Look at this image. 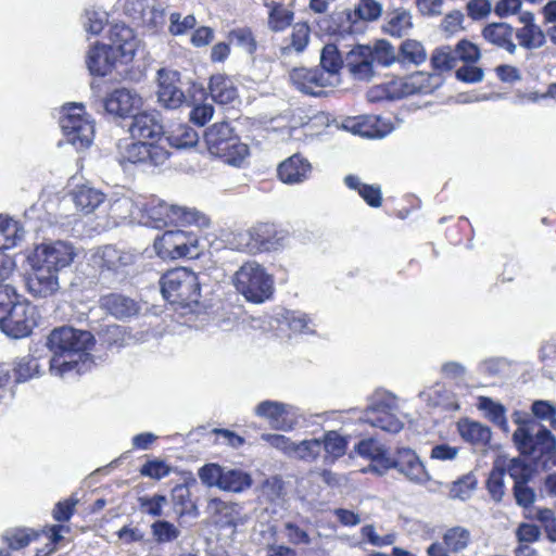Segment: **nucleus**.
<instances>
[{"instance_id":"1","label":"nucleus","mask_w":556,"mask_h":556,"mask_svg":"<svg viewBox=\"0 0 556 556\" xmlns=\"http://www.w3.org/2000/svg\"><path fill=\"white\" fill-rule=\"evenodd\" d=\"M198 141V132L188 125H178L165 137L161 114L156 111L141 112V164L144 166L159 167L165 164L169 156L168 146L188 149Z\"/></svg>"},{"instance_id":"2","label":"nucleus","mask_w":556,"mask_h":556,"mask_svg":"<svg viewBox=\"0 0 556 556\" xmlns=\"http://www.w3.org/2000/svg\"><path fill=\"white\" fill-rule=\"evenodd\" d=\"M93 343L89 331L72 327L55 328L47 339V346L52 353L50 372L65 378L72 372L80 374L90 366V355L87 352Z\"/></svg>"},{"instance_id":"3","label":"nucleus","mask_w":556,"mask_h":556,"mask_svg":"<svg viewBox=\"0 0 556 556\" xmlns=\"http://www.w3.org/2000/svg\"><path fill=\"white\" fill-rule=\"evenodd\" d=\"M109 38L111 46L96 43L87 53L86 64L92 75H109L118 59L122 63L132 61L139 48L136 30L124 23L111 26Z\"/></svg>"},{"instance_id":"4","label":"nucleus","mask_w":556,"mask_h":556,"mask_svg":"<svg viewBox=\"0 0 556 556\" xmlns=\"http://www.w3.org/2000/svg\"><path fill=\"white\" fill-rule=\"evenodd\" d=\"M77 254L72 242L50 240L37 244L27 256V262L40 275L39 278H58V274L70 267Z\"/></svg>"},{"instance_id":"5","label":"nucleus","mask_w":556,"mask_h":556,"mask_svg":"<svg viewBox=\"0 0 556 556\" xmlns=\"http://www.w3.org/2000/svg\"><path fill=\"white\" fill-rule=\"evenodd\" d=\"M204 141L211 154L232 166H241L249 155V147L240 141L227 122L210 126L204 132Z\"/></svg>"},{"instance_id":"6","label":"nucleus","mask_w":556,"mask_h":556,"mask_svg":"<svg viewBox=\"0 0 556 556\" xmlns=\"http://www.w3.org/2000/svg\"><path fill=\"white\" fill-rule=\"evenodd\" d=\"M397 410V399L394 394L377 391L359 419L386 432L397 433L403 429V422L395 415Z\"/></svg>"},{"instance_id":"7","label":"nucleus","mask_w":556,"mask_h":556,"mask_svg":"<svg viewBox=\"0 0 556 556\" xmlns=\"http://www.w3.org/2000/svg\"><path fill=\"white\" fill-rule=\"evenodd\" d=\"M199 478L207 486H216L222 491L241 493L252 485L250 473L238 468L222 467L206 464L199 469Z\"/></svg>"},{"instance_id":"8","label":"nucleus","mask_w":556,"mask_h":556,"mask_svg":"<svg viewBox=\"0 0 556 556\" xmlns=\"http://www.w3.org/2000/svg\"><path fill=\"white\" fill-rule=\"evenodd\" d=\"M60 126L66 141L77 150L88 148L91 144L94 128L92 123L84 116L81 104L73 103L64 106Z\"/></svg>"},{"instance_id":"9","label":"nucleus","mask_w":556,"mask_h":556,"mask_svg":"<svg viewBox=\"0 0 556 556\" xmlns=\"http://www.w3.org/2000/svg\"><path fill=\"white\" fill-rule=\"evenodd\" d=\"M198 236L184 230L165 231L154 240V250L162 258H194L200 254Z\"/></svg>"},{"instance_id":"10","label":"nucleus","mask_w":556,"mask_h":556,"mask_svg":"<svg viewBox=\"0 0 556 556\" xmlns=\"http://www.w3.org/2000/svg\"><path fill=\"white\" fill-rule=\"evenodd\" d=\"M238 248L250 253L276 251L285 245L287 233L278 230L274 224H257L250 230L237 236Z\"/></svg>"},{"instance_id":"11","label":"nucleus","mask_w":556,"mask_h":556,"mask_svg":"<svg viewBox=\"0 0 556 556\" xmlns=\"http://www.w3.org/2000/svg\"><path fill=\"white\" fill-rule=\"evenodd\" d=\"M163 298L182 314L194 312L201 296L199 280H163Z\"/></svg>"},{"instance_id":"12","label":"nucleus","mask_w":556,"mask_h":556,"mask_svg":"<svg viewBox=\"0 0 556 556\" xmlns=\"http://www.w3.org/2000/svg\"><path fill=\"white\" fill-rule=\"evenodd\" d=\"M35 307L28 302L18 301L0 318L1 331L12 339L28 337L36 327Z\"/></svg>"},{"instance_id":"13","label":"nucleus","mask_w":556,"mask_h":556,"mask_svg":"<svg viewBox=\"0 0 556 556\" xmlns=\"http://www.w3.org/2000/svg\"><path fill=\"white\" fill-rule=\"evenodd\" d=\"M396 469L407 480L416 484H425L431 477L418 455L408 447H400L393 456L383 459V470Z\"/></svg>"},{"instance_id":"14","label":"nucleus","mask_w":556,"mask_h":556,"mask_svg":"<svg viewBox=\"0 0 556 556\" xmlns=\"http://www.w3.org/2000/svg\"><path fill=\"white\" fill-rule=\"evenodd\" d=\"M254 414L265 419L271 429L278 431H292L299 424V409L290 404L266 400L258 403Z\"/></svg>"},{"instance_id":"15","label":"nucleus","mask_w":556,"mask_h":556,"mask_svg":"<svg viewBox=\"0 0 556 556\" xmlns=\"http://www.w3.org/2000/svg\"><path fill=\"white\" fill-rule=\"evenodd\" d=\"M513 440L518 451L523 455L534 453L544 455L556 451V438L545 427H542L534 435L527 427H518L513 434Z\"/></svg>"},{"instance_id":"16","label":"nucleus","mask_w":556,"mask_h":556,"mask_svg":"<svg viewBox=\"0 0 556 556\" xmlns=\"http://www.w3.org/2000/svg\"><path fill=\"white\" fill-rule=\"evenodd\" d=\"M24 228L18 222L0 215V278H8L12 274L13 261L3 253L14 248L24 238Z\"/></svg>"},{"instance_id":"17","label":"nucleus","mask_w":556,"mask_h":556,"mask_svg":"<svg viewBox=\"0 0 556 556\" xmlns=\"http://www.w3.org/2000/svg\"><path fill=\"white\" fill-rule=\"evenodd\" d=\"M344 68L354 80L369 81L376 75L369 46L357 45L344 56Z\"/></svg>"},{"instance_id":"18","label":"nucleus","mask_w":556,"mask_h":556,"mask_svg":"<svg viewBox=\"0 0 556 556\" xmlns=\"http://www.w3.org/2000/svg\"><path fill=\"white\" fill-rule=\"evenodd\" d=\"M179 81L180 75L177 71H157V99L167 109H177L185 101V94L178 86Z\"/></svg>"},{"instance_id":"19","label":"nucleus","mask_w":556,"mask_h":556,"mask_svg":"<svg viewBox=\"0 0 556 556\" xmlns=\"http://www.w3.org/2000/svg\"><path fill=\"white\" fill-rule=\"evenodd\" d=\"M136 256L129 252H123L112 245H105L98 249L92 257V266L112 274H118L119 268L130 265L135 262Z\"/></svg>"},{"instance_id":"20","label":"nucleus","mask_w":556,"mask_h":556,"mask_svg":"<svg viewBox=\"0 0 556 556\" xmlns=\"http://www.w3.org/2000/svg\"><path fill=\"white\" fill-rule=\"evenodd\" d=\"M290 80L301 92L315 97L324 93V87L331 86L319 68H294L290 73Z\"/></svg>"},{"instance_id":"21","label":"nucleus","mask_w":556,"mask_h":556,"mask_svg":"<svg viewBox=\"0 0 556 556\" xmlns=\"http://www.w3.org/2000/svg\"><path fill=\"white\" fill-rule=\"evenodd\" d=\"M136 96L127 89L113 91L103 102L105 111L119 117H130L129 131L137 126V114L135 112Z\"/></svg>"},{"instance_id":"22","label":"nucleus","mask_w":556,"mask_h":556,"mask_svg":"<svg viewBox=\"0 0 556 556\" xmlns=\"http://www.w3.org/2000/svg\"><path fill=\"white\" fill-rule=\"evenodd\" d=\"M443 83L439 73L416 72L405 77L401 83L402 96H412L416 93L428 94L438 89Z\"/></svg>"},{"instance_id":"23","label":"nucleus","mask_w":556,"mask_h":556,"mask_svg":"<svg viewBox=\"0 0 556 556\" xmlns=\"http://www.w3.org/2000/svg\"><path fill=\"white\" fill-rule=\"evenodd\" d=\"M172 205L151 197L143 203L141 208V225L150 228L161 229L172 222Z\"/></svg>"},{"instance_id":"24","label":"nucleus","mask_w":556,"mask_h":556,"mask_svg":"<svg viewBox=\"0 0 556 556\" xmlns=\"http://www.w3.org/2000/svg\"><path fill=\"white\" fill-rule=\"evenodd\" d=\"M210 514L216 517L217 522L224 526H242L247 521V516L242 511V506L238 503L225 502L220 498H211L207 504Z\"/></svg>"},{"instance_id":"25","label":"nucleus","mask_w":556,"mask_h":556,"mask_svg":"<svg viewBox=\"0 0 556 556\" xmlns=\"http://www.w3.org/2000/svg\"><path fill=\"white\" fill-rule=\"evenodd\" d=\"M236 290L247 301L260 304L271 299L275 288L273 280H231Z\"/></svg>"},{"instance_id":"26","label":"nucleus","mask_w":556,"mask_h":556,"mask_svg":"<svg viewBox=\"0 0 556 556\" xmlns=\"http://www.w3.org/2000/svg\"><path fill=\"white\" fill-rule=\"evenodd\" d=\"M309 162L299 154H294L283 161L278 166V176L285 184H300L304 181L311 173Z\"/></svg>"},{"instance_id":"27","label":"nucleus","mask_w":556,"mask_h":556,"mask_svg":"<svg viewBox=\"0 0 556 556\" xmlns=\"http://www.w3.org/2000/svg\"><path fill=\"white\" fill-rule=\"evenodd\" d=\"M413 28V16L409 10L397 8L387 13L382 30L395 38H401Z\"/></svg>"},{"instance_id":"28","label":"nucleus","mask_w":556,"mask_h":556,"mask_svg":"<svg viewBox=\"0 0 556 556\" xmlns=\"http://www.w3.org/2000/svg\"><path fill=\"white\" fill-rule=\"evenodd\" d=\"M320 66V70L325 73L326 79L330 80L331 86L339 83L338 74L339 71L344 67V59L341 56L336 45L328 43L323 48Z\"/></svg>"},{"instance_id":"29","label":"nucleus","mask_w":556,"mask_h":556,"mask_svg":"<svg viewBox=\"0 0 556 556\" xmlns=\"http://www.w3.org/2000/svg\"><path fill=\"white\" fill-rule=\"evenodd\" d=\"M484 39L500 48L514 53L516 45L513 42V27L506 23H493L483 28Z\"/></svg>"},{"instance_id":"30","label":"nucleus","mask_w":556,"mask_h":556,"mask_svg":"<svg viewBox=\"0 0 556 556\" xmlns=\"http://www.w3.org/2000/svg\"><path fill=\"white\" fill-rule=\"evenodd\" d=\"M476 406L483 413V416L486 419L502 429L505 433L509 432L506 408L503 404L488 396H479Z\"/></svg>"},{"instance_id":"31","label":"nucleus","mask_w":556,"mask_h":556,"mask_svg":"<svg viewBox=\"0 0 556 556\" xmlns=\"http://www.w3.org/2000/svg\"><path fill=\"white\" fill-rule=\"evenodd\" d=\"M458 431L460 437L475 445H486L492 437L491 429L475 420L463 419L458 422Z\"/></svg>"},{"instance_id":"32","label":"nucleus","mask_w":556,"mask_h":556,"mask_svg":"<svg viewBox=\"0 0 556 556\" xmlns=\"http://www.w3.org/2000/svg\"><path fill=\"white\" fill-rule=\"evenodd\" d=\"M72 198L79 211L89 214L103 202L104 194L92 187L83 185L72 192Z\"/></svg>"},{"instance_id":"33","label":"nucleus","mask_w":556,"mask_h":556,"mask_svg":"<svg viewBox=\"0 0 556 556\" xmlns=\"http://www.w3.org/2000/svg\"><path fill=\"white\" fill-rule=\"evenodd\" d=\"M276 319L285 324L294 333H313L314 324L307 314L299 311L281 309Z\"/></svg>"},{"instance_id":"34","label":"nucleus","mask_w":556,"mask_h":556,"mask_svg":"<svg viewBox=\"0 0 556 556\" xmlns=\"http://www.w3.org/2000/svg\"><path fill=\"white\" fill-rule=\"evenodd\" d=\"M100 305L116 318H125L137 311L136 303L122 294H108L100 299Z\"/></svg>"},{"instance_id":"35","label":"nucleus","mask_w":556,"mask_h":556,"mask_svg":"<svg viewBox=\"0 0 556 556\" xmlns=\"http://www.w3.org/2000/svg\"><path fill=\"white\" fill-rule=\"evenodd\" d=\"M208 89L212 99L220 104H228L237 98V89L232 81L222 74L211 77Z\"/></svg>"},{"instance_id":"36","label":"nucleus","mask_w":556,"mask_h":556,"mask_svg":"<svg viewBox=\"0 0 556 556\" xmlns=\"http://www.w3.org/2000/svg\"><path fill=\"white\" fill-rule=\"evenodd\" d=\"M129 132L130 137L118 142V161L125 172H132L139 162V146L135 141L134 130Z\"/></svg>"},{"instance_id":"37","label":"nucleus","mask_w":556,"mask_h":556,"mask_svg":"<svg viewBox=\"0 0 556 556\" xmlns=\"http://www.w3.org/2000/svg\"><path fill=\"white\" fill-rule=\"evenodd\" d=\"M323 452L326 462H334L346 452L348 440L337 431H327L321 438Z\"/></svg>"},{"instance_id":"38","label":"nucleus","mask_w":556,"mask_h":556,"mask_svg":"<svg viewBox=\"0 0 556 556\" xmlns=\"http://www.w3.org/2000/svg\"><path fill=\"white\" fill-rule=\"evenodd\" d=\"M170 224L195 225L200 228L207 227L210 219L200 211L187 206L172 205Z\"/></svg>"},{"instance_id":"39","label":"nucleus","mask_w":556,"mask_h":556,"mask_svg":"<svg viewBox=\"0 0 556 556\" xmlns=\"http://www.w3.org/2000/svg\"><path fill=\"white\" fill-rule=\"evenodd\" d=\"M345 185L350 189L358 191V194L372 207H379L382 202L381 189L379 186L362 184L359 178L354 175H348L344 178Z\"/></svg>"},{"instance_id":"40","label":"nucleus","mask_w":556,"mask_h":556,"mask_svg":"<svg viewBox=\"0 0 556 556\" xmlns=\"http://www.w3.org/2000/svg\"><path fill=\"white\" fill-rule=\"evenodd\" d=\"M376 116H362L350 118L343 123V128L354 135H359L367 138L383 137L384 134L375 128Z\"/></svg>"},{"instance_id":"41","label":"nucleus","mask_w":556,"mask_h":556,"mask_svg":"<svg viewBox=\"0 0 556 556\" xmlns=\"http://www.w3.org/2000/svg\"><path fill=\"white\" fill-rule=\"evenodd\" d=\"M471 534L464 527H453L443 534V543L452 553H460L466 549L470 543Z\"/></svg>"},{"instance_id":"42","label":"nucleus","mask_w":556,"mask_h":556,"mask_svg":"<svg viewBox=\"0 0 556 556\" xmlns=\"http://www.w3.org/2000/svg\"><path fill=\"white\" fill-rule=\"evenodd\" d=\"M504 477L505 468L502 466L501 460H497L495 462L486 480L488 492L491 498L496 503H500L503 500L506 492Z\"/></svg>"},{"instance_id":"43","label":"nucleus","mask_w":556,"mask_h":556,"mask_svg":"<svg viewBox=\"0 0 556 556\" xmlns=\"http://www.w3.org/2000/svg\"><path fill=\"white\" fill-rule=\"evenodd\" d=\"M355 451L358 455L372 459L376 463L372 469L382 475V471H379L377 468V466H380L383 469V459L388 456L387 451L382 445L374 439H367L362 440L355 446Z\"/></svg>"},{"instance_id":"44","label":"nucleus","mask_w":556,"mask_h":556,"mask_svg":"<svg viewBox=\"0 0 556 556\" xmlns=\"http://www.w3.org/2000/svg\"><path fill=\"white\" fill-rule=\"evenodd\" d=\"M309 41V27L305 23H296L292 27L291 41L289 45L280 48V54L288 55L292 50L301 53L305 50Z\"/></svg>"},{"instance_id":"45","label":"nucleus","mask_w":556,"mask_h":556,"mask_svg":"<svg viewBox=\"0 0 556 556\" xmlns=\"http://www.w3.org/2000/svg\"><path fill=\"white\" fill-rule=\"evenodd\" d=\"M516 37L519 45L529 50L541 48L546 41L544 31L538 25L521 27L517 30Z\"/></svg>"},{"instance_id":"46","label":"nucleus","mask_w":556,"mask_h":556,"mask_svg":"<svg viewBox=\"0 0 556 556\" xmlns=\"http://www.w3.org/2000/svg\"><path fill=\"white\" fill-rule=\"evenodd\" d=\"M509 477L514 480V485L529 482L532 478L533 470L525 460L515 457L507 463L501 462Z\"/></svg>"},{"instance_id":"47","label":"nucleus","mask_w":556,"mask_h":556,"mask_svg":"<svg viewBox=\"0 0 556 556\" xmlns=\"http://www.w3.org/2000/svg\"><path fill=\"white\" fill-rule=\"evenodd\" d=\"M510 368V362L505 357L492 356L482 359L477 366L480 375L486 377L504 376Z\"/></svg>"},{"instance_id":"48","label":"nucleus","mask_w":556,"mask_h":556,"mask_svg":"<svg viewBox=\"0 0 556 556\" xmlns=\"http://www.w3.org/2000/svg\"><path fill=\"white\" fill-rule=\"evenodd\" d=\"M293 12L286 9L281 3H273L268 15V27L273 31H281L291 25Z\"/></svg>"},{"instance_id":"49","label":"nucleus","mask_w":556,"mask_h":556,"mask_svg":"<svg viewBox=\"0 0 556 556\" xmlns=\"http://www.w3.org/2000/svg\"><path fill=\"white\" fill-rule=\"evenodd\" d=\"M476 488L477 479L475 475L467 473L452 483L450 488V497L453 500L466 501L471 497Z\"/></svg>"},{"instance_id":"50","label":"nucleus","mask_w":556,"mask_h":556,"mask_svg":"<svg viewBox=\"0 0 556 556\" xmlns=\"http://www.w3.org/2000/svg\"><path fill=\"white\" fill-rule=\"evenodd\" d=\"M109 15L102 9H86L84 15V28L91 35H99L108 24Z\"/></svg>"},{"instance_id":"51","label":"nucleus","mask_w":556,"mask_h":556,"mask_svg":"<svg viewBox=\"0 0 556 556\" xmlns=\"http://www.w3.org/2000/svg\"><path fill=\"white\" fill-rule=\"evenodd\" d=\"M323 452L321 439H309L303 440L295 444V451L293 458L314 462Z\"/></svg>"},{"instance_id":"52","label":"nucleus","mask_w":556,"mask_h":556,"mask_svg":"<svg viewBox=\"0 0 556 556\" xmlns=\"http://www.w3.org/2000/svg\"><path fill=\"white\" fill-rule=\"evenodd\" d=\"M172 471V467L164 459L157 457H147L141 465V476L153 480H161L167 477Z\"/></svg>"},{"instance_id":"53","label":"nucleus","mask_w":556,"mask_h":556,"mask_svg":"<svg viewBox=\"0 0 556 556\" xmlns=\"http://www.w3.org/2000/svg\"><path fill=\"white\" fill-rule=\"evenodd\" d=\"M400 54L405 62L419 65L427 59V53L424 46L414 39H406L402 42Z\"/></svg>"},{"instance_id":"54","label":"nucleus","mask_w":556,"mask_h":556,"mask_svg":"<svg viewBox=\"0 0 556 556\" xmlns=\"http://www.w3.org/2000/svg\"><path fill=\"white\" fill-rule=\"evenodd\" d=\"M431 64L437 71H450L457 65L455 53L452 47L441 46L431 55Z\"/></svg>"},{"instance_id":"55","label":"nucleus","mask_w":556,"mask_h":556,"mask_svg":"<svg viewBox=\"0 0 556 556\" xmlns=\"http://www.w3.org/2000/svg\"><path fill=\"white\" fill-rule=\"evenodd\" d=\"M34 298H47L59 290V280H21Z\"/></svg>"},{"instance_id":"56","label":"nucleus","mask_w":556,"mask_h":556,"mask_svg":"<svg viewBox=\"0 0 556 556\" xmlns=\"http://www.w3.org/2000/svg\"><path fill=\"white\" fill-rule=\"evenodd\" d=\"M374 64L390 66L396 60L394 47L387 40H379L374 48H370Z\"/></svg>"},{"instance_id":"57","label":"nucleus","mask_w":556,"mask_h":556,"mask_svg":"<svg viewBox=\"0 0 556 556\" xmlns=\"http://www.w3.org/2000/svg\"><path fill=\"white\" fill-rule=\"evenodd\" d=\"M14 370L17 381H27L39 375L40 366L34 356L25 355L16 361Z\"/></svg>"},{"instance_id":"58","label":"nucleus","mask_w":556,"mask_h":556,"mask_svg":"<svg viewBox=\"0 0 556 556\" xmlns=\"http://www.w3.org/2000/svg\"><path fill=\"white\" fill-rule=\"evenodd\" d=\"M151 531L154 540L157 543H167L176 540L180 531L179 529L169 521L157 520L152 523Z\"/></svg>"},{"instance_id":"59","label":"nucleus","mask_w":556,"mask_h":556,"mask_svg":"<svg viewBox=\"0 0 556 556\" xmlns=\"http://www.w3.org/2000/svg\"><path fill=\"white\" fill-rule=\"evenodd\" d=\"M261 439L286 456L293 458L296 443L290 438L277 433H263Z\"/></svg>"},{"instance_id":"60","label":"nucleus","mask_w":556,"mask_h":556,"mask_svg":"<svg viewBox=\"0 0 556 556\" xmlns=\"http://www.w3.org/2000/svg\"><path fill=\"white\" fill-rule=\"evenodd\" d=\"M229 40L252 54L256 50V41L248 27L236 28L229 33Z\"/></svg>"},{"instance_id":"61","label":"nucleus","mask_w":556,"mask_h":556,"mask_svg":"<svg viewBox=\"0 0 556 556\" xmlns=\"http://www.w3.org/2000/svg\"><path fill=\"white\" fill-rule=\"evenodd\" d=\"M382 4L377 0H359L355 14L363 21H377L382 14Z\"/></svg>"},{"instance_id":"62","label":"nucleus","mask_w":556,"mask_h":556,"mask_svg":"<svg viewBox=\"0 0 556 556\" xmlns=\"http://www.w3.org/2000/svg\"><path fill=\"white\" fill-rule=\"evenodd\" d=\"M167 505L165 495L155 494L151 497L141 496V513L147 514L153 518L163 515V508Z\"/></svg>"},{"instance_id":"63","label":"nucleus","mask_w":556,"mask_h":556,"mask_svg":"<svg viewBox=\"0 0 556 556\" xmlns=\"http://www.w3.org/2000/svg\"><path fill=\"white\" fill-rule=\"evenodd\" d=\"M38 534L30 529H16L8 532L5 539L9 547L12 549H20L27 546Z\"/></svg>"},{"instance_id":"64","label":"nucleus","mask_w":556,"mask_h":556,"mask_svg":"<svg viewBox=\"0 0 556 556\" xmlns=\"http://www.w3.org/2000/svg\"><path fill=\"white\" fill-rule=\"evenodd\" d=\"M453 50L457 62H476L480 58L479 48L466 39L458 41Z\"/></svg>"}]
</instances>
